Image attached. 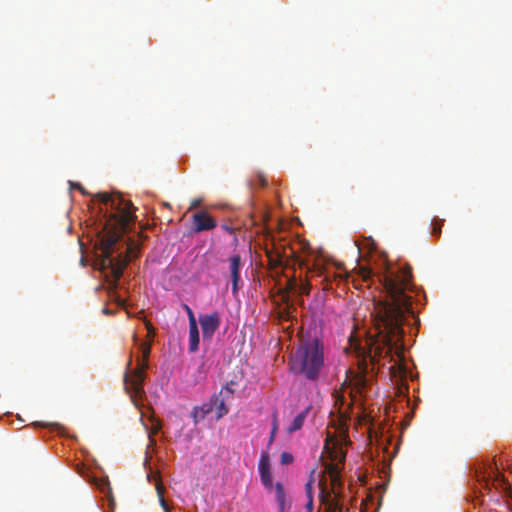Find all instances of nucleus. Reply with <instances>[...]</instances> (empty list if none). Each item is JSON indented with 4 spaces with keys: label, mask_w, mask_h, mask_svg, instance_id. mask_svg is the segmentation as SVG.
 Segmentation results:
<instances>
[{
    "label": "nucleus",
    "mask_w": 512,
    "mask_h": 512,
    "mask_svg": "<svg viewBox=\"0 0 512 512\" xmlns=\"http://www.w3.org/2000/svg\"><path fill=\"white\" fill-rule=\"evenodd\" d=\"M412 267L409 264L392 267L384 260V271L379 275V281L386 293V300L382 305L383 316H377L373 320H407L413 318L419 320L417 312L412 304L407 291L413 290Z\"/></svg>",
    "instance_id": "7ed1b4c3"
},
{
    "label": "nucleus",
    "mask_w": 512,
    "mask_h": 512,
    "mask_svg": "<svg viewBox=\"0 0 512 512\" xmlns=\"http://www.w3.org/2000/svg\"><path fill=\"white\" fill-rule=\"evenodd\" d=\"M211 403H213V408L216 410L217 413V419L222 418L228 413V408L225 404L224 397H221V395L214 394L211 397Z\"/></svg>",
    "instance_id": "9b49d317"
},
{
    "label": "nucleus",
    "mask_w": 512,
    "mask_h": 512,
    "mask_svg": "<svg viewBox=\"0 0 512 512\" xmlns=\"http://www.w3.org/2000/svg\"><path fill=\"white\" fill-rule=\"evenodd\" d=\"M156 490H157V494L159 497V502H160L161 507L163 508L164 511H167L169 509V507L164 499V487L160 482H158L156 484Z\"/></svg>",
    "instance_id": "aec40b11"
},
{
    "label": "nucleus",
    "mask_w": 512,
    "mask_h": 512,
    "mask_svg": "<svg viewBox=\"0 0 512 512\" xmlns=\"http://www.w3.org/2000/svg\"><path fill=\"white\" fill-rule=\"evenodd\" d=\"M133 337H134V341H135V343L137 344V343H138V336H137L136 334H134V336H133Z\"/></svg>",
    "instance_id": "58836bf2"
},
{
    "label": "nucleus",
    "mask_w": 512,
    "mask_h": 512,
    "mask_svg": "<svg viewBox=\"0 0 512 512\" xmlns=\"http://www.w3.org/2000/svg\"><path fill=\"white\" fill-rule=\"evenodd\" d=\"M349 275L345 273H336L335 271L314 265L313 268L306 267L305 278L300 274L299 277L292 276L287 281V287L291 292L300 295H308L312 286L320 287L324 291L332 289L334 282L340 283L347 281Z\"/></svg>",
    "instance_id": "20e7f679"
},
{
    "label": "nucleus",
    "mask_w": 512,
    "mask_h": 512,
    "mask_svg": "<svg viewBox=\"0 0 512 512\" xmlns=\"http://www.w3.org/2000/svg\"><path fill=\"white\" fill-rule=\"evenodd\" d=\"M277 420L276 418L274 419V423H273V427H272V430H271V434H270V439H269V442L272 443L275 439V436H276V433H277Z\"/></svg>",
    "instance_id": "cd10ccee"
},
{
    "label": "nucleus",
    "mask_w": 512,
    "mask_h": 512,
    "mask_svg": "<svg viewBox=\"0 0 512 512\" xmlns=\"http://www.w3.org/2000/svg\"><path fill=\"white\" fill-rule=\"evenodd\" d=\"M402 322H352L349 342L365 361L376 363L382 356L402 353Z\"/></svg>",
    "instance_id": "f03ea898"
},
{
    "label": "nucleus",
    "mask_w": 512,
    "mask_h": 512,
    "mask_svg": "<svg viewBox=\"0 0 512 512\" xmlns=\"http://www.w3.org/2000/svg\"><path fill=\"white\" fill-rule=\"evenodd\" d=\"M120 312H123L126 315V317H128L126 310L122 309Z\"/></svg>",
    "instance_id": "a19ab883"
},
{
    "label": "nucleus",
    "mask_w": 512,
    "mask_h": 512,
    "mask_svg": "<svg viewBox=\"0 0 512 512\" xmlns=\"http://www.w3.org/2000/svg\"><path fill=\"white\" fill-rule=\"evenodd\" d=\"M431 234L436 237L441 235V223L434 224Z\"/></svg>",
    "instance_id": "c85d7f7f"
},
{
    "label": "nucleus",
    "mask_w": 512,
    "mask_h": 512,
    "mask_svg": "<svg viewBox=\"0 0 512 512\" xmlns=\"http://www.w3.org/2000/svg\"><path fill=\"white\" fill-rule=\"evenodd\" d=\"M330 478V484L332 486L331 494L338 495L336 492V489L341 486V478L340 475L337 476H331Z\"/></svg>",
    "instance_id": "5701e85b"
},
{
    "label": "nucleus",
    "mask_w": 512,
    "mask_h": 512,
    "mask_svg": "<svg viewBox=\"0 0 512 512\" xmlns=\"http://www.w3.org/2000/svg\"><path fill=\"white\" fill-rule=\"evenodd\" d=\"M71 188L81 191L82 194H86L84 187L80 183L70 182Z\"/></svg>",
    "instance_id": "7c9ffc66"
},
{
    "label": "nucleus",
    "mask_w": 512,
    "mask_h": 512,
    "mask_svg": "<svg viewBox=\"0 0 512 512\" xmlns=\"http://www.w3.org/2000/svg\"><path fill=\"white\" fill-rule=\"evenodd\" d=\"M309 409L306 408L302 412H300L292 421L291 425L287 428L288 433H293L300 430L303 427L305 419L307 418Z\"/></svg>",
    "instance_id": "ddd939ff"
},
{
    "label": "nucleus",
    "mask_w": 512,
    "mask_h": 512,
    "mask_svg": "<svg viewBox=\"0 0 512 512\" xmlns=\"http://www.w3.org/2000/svg\"><path fill=\"white\" fill-rule=\"evenodd\" d=\"M160 428H161V427H160V424H159V423L155 424V425L152 427L151 433H150V435H149V437H150V439H151V440H152V435L157 434V433L159 432Z\"/></svg>",
    "instance_id": "473e14b6"
},
{
    "label": "nucleus",
    "mask_w": 512,
    "mask_h": 512,
    "mask_svg": "<svg viewBox=\"0 0 512 512\" xmlns=\"http://www.w3.org/2000/svg\"><path fill=\"white\" fill-rule=\"evenodd\" d=\"M223 228H224L227 232H229V233H232V232H233V229H232V228H230V227H228V226H226V225H224V226H223Z\"/></svg>",
    "instance_id": "e433bc0d"
},
{
    "label": "nucleus",
    "mask_w": 512,
    "mask_h": 512,
    "mask_svg": "<svg viewBox=\"0 0 512 512\" xmlns=\"http://www.w3.org/2000/svg\"><path fill=\"white\" fill-rule=\"evenodd\" d=\"M280 462L282 465H287L293 462V455L289 452H282L280 456Z\"/></svg>",
    "instance_id": "b1692460"
},
{
    "label": "nucleus",
    "mask_w": 512,
    "mask_h": 512,
    "mask_svg": "<svg viewBox=\"0 0 512 512\" xmlns=\"http://www.w3.org/2000/svg\"><path fill=\"white\" fill-rule=\"evenodd\" d=\"M321 490L319 494L321 504L325 505L326 512H342V506L339 503L337 496L332 497L331 492L327 489L326 485L320 482Z\"/></svg>",
    "instance_id": "1a4fd4ad"
},
{
    "label": "nucleus",
    "mask_w": 512,
    "mask_h": 512,
    "mask_svg": "<svg viewBox=\"0 0 512 512\" xmlns=\"http://www.w3.org/2000/svg\"><path fill=\"white\" fill-rule=\"evenodd\" d=\"M290 370L294 374H303L309 380L319 377L324 365L323 347L317 338L312 341H302L289 359Z\"/></svg>",
    "instance_id": "39448f33"
},
{
    "label": "nucleus",
    "mask_w": 512,
    "mask_h": 512,
    "mask_svg": "<svg viewBox=\"0 0 512 512\" xmlns=\"http://www.w3.org/2000/svg\"><path fill=\"white\" fill-rule=\"evenodd\" d=\"M228 273L232 283V292L236 294L239 289V283L241 282L240 267L241 257L238 254L232 255L228 258Z\"/></svg>",
    "instance_id": "6e6552de"
},
{
    "label": "nucleus",
    "mask_w": 512,
    "mask_h": 512,
    "mask_svg": "<svg viewBox=\"0 0 512 512\" xmlns=\"http://www.w3.org/2000/svg\"><path fill=\"white\" fill-rule=\"evenodd\" d=\"M489 478L493 481V485H503L505 483L504 476L497 471H492L489 474Z\"/></svg>",
    "instance_id": "4be33fe9"
},
{
    "label": "nucleus",
    "mask_w": 512,
    "mask_h": 512,
    "mask_svg": "<svg viewBox=\"0 0 512 512\" xmlns=\"http://www.w3.org/2000/svg\"><path fill=\"white\" fill-rule=\"evenodd\" d=\"M183 308H184V309H185V311L187 312V316H188V319H189V320H196V319H195V315H194V313H193L192 309H191L188 305L184 304V305H183Z\"/></svg>",
    "instance_id": "c756f323"
},
{
    "label": "nucleus",
    "mask_w": 512,
    "mask_h": 512,
    "mask_svg": "<svg viewBox=\"0 0 512 512\" xmlns=\"http://www.w3.org/2000/svg\"><path fill=\"white\" fill-rule=\"evenodd\" d=\"M202 324L203 337L209 338L218 328L219 322H200Z\"/></svg>",
    "instance_id": "dca6fc26"
},
{
    "label": "nucleus",
    "mask_w": 512,
    "mask_h": 512,
    "mask_svg": "<svg viewBox=\"0 0 512 512\" xmlns=\"http://www.w3.org/2000/svg\"><path fill=\"white\" fill-rule=\"evenodd\" d=\"M213 410L214 408L211 400L208 403H204L200 407H195L192 412L195 424H197L199 420L204 419L205 416L211 413Z\"/></svg>",
    "instance_id": "f8f14e48"
},
{
    "label": "nucleus",
    "mask_w": 512,
    "mask_h": 512,
    "mask_svg": "<svg viewBox=\"0 0 512 512\" xmlns=\"http://www.w3.org/2000/svg\"><path fill=\"white\" fill-rule=\"evenodd\" d=\"M307 512L313 511V497L308 498L307 504L305 505Z\"/></svg>",
    "instance_id": "72a5a7b5"
},
{
    "label": "nucleus",
    "mask_w": 512,
    "mask_h": 512,
    "mask_svg": "<svg viewBox=\"0 0 512 512\" xmlns=\"http://www.w3.org/2000/svg\"><path fill=\"white\" fill-rule=\"evenodd\" d=\"M205 320L213 321V320H217V317H216V315L213 314V315L207 316Z\"/></svg>",
    "instance_id": "c9c22d12"
},
{
    "label": "nucleus",
    "mask_w": 512,
    "mask_h": 512,
    "mask_svg": "<svg viewBox=\"0 0 512 512\" xmlns=\"http://www.w3.org/2000/svg\"><path fill=\"white\" fill-rule=\"evenodd\" d=\"M355 270L358 271V275L364 282L369 281L373 275L372 269L366 266L358 265V267L355 268Z\"/></svg>",
    "instance_id": "f3484780"
},
{
    "label": "nucleus",
    "mask_w": 512,
    "mask_h": 512,
    "mask_svg": "<svg viewBox=\"0 0 512 512\" xmlns=\"http://www.w3.org/2000/svg\"><path fill=\"white\" fill-rule=\"evenodd\" d=\"M200 204H201V199H194L191 202L190 209H194V208L200 206Z\"/></svg>",
    "instance_id": "f704fd0d"
},
{
    "label": "nucleus",
    "mask_w": 512,
    "mask_h": 512,
    "mask_svg": "<svg viewBox=\"0 0 512 512\" xmlns=\"http://www.w3.org/2000/svg\"><path fill=\"white\" fill-rule=\"evenodd\" d=\"M267 256H268L269 264L272 268H277V267L282 266L284 263V259L287 257L285 252L283 255L279 254V253L273 254V253L268 252Z\"/></svg>",
    "instance_id": "2eb2a0df"
},
{
    "label": "nucleus",
    "mask_w": 512,
    "mask_h": 512,
    "mask_svg": "<svg viewBox=\"0 0 512 512\" xmlns=\"http://www.w3.org/2000/svg\"><path fill=\"white\" fill-rule=\"evenodd\" d=\"M313 483L314 480L311 478L305 485L307 498L313 497Z\"/></svg>",
    "instance_id": "a878e982"
},
{
    "label": "nucleus",
    "mask_w": 512,
    "mask_h": 512,
    "mask_svg": "<svg viewBox=\"0 0 512 512\" xmlns=\"http://www.w3.org/2000/svg\"><path fill=\"white\" fill-rule=\"evenodd\" d=\"M260 473V479H261V482L262 484L264 485V487L266 489H268L269 491L272 490L273 488V481H272V475H271V471H262V472H259Z\"/></svg>",
    "instance_id": "a211bd4d"
},
{
    "label": "nucleus",
    "mask_w": 512,
    "mask_h": 512,
    "mask_svg": "<svg viewBox=\"0 0 512 512\" xmlns=\"http://www.w3.org/2000/svg\"><path fill=\"white\" fill-rule=\"evenodd\" d=\"M326 471H327L329 477L340 475V469L337 465H333V464L327 465Z\"/></svg>",
    "instance_id": "393cba45"
},
{
    "label": "nucleus",
    "mask_w": 512,
    "mask_h": 512,
    "mask_svg": "<svg viewBox=\"0 0 512 512\" xmlns=\"http://www.w3.org/2000/svg\"><path fill=\"white\" fill-rule=\"evenodd\" d=\"M147 331V337L152 338L155 335V329L150 321L144 322Z\"/></svg>",
    "instance_id": "bb28decb"
},
{
    "label": "nucleus",
    "mask_w": 512,
    "mask_h": 512,
    "mask_svg": "<svg viewBox=\"0 0 512 512\" xmlns=\"http://www.w3.org/2000/svg\"><path fill=\"white\" fill-rule=\"evenodd\" d=\"M305 264L302 261H299V266L302 268Z\"/></svg>",
    "instance_id": "ea45409f"
},
{
    "label": "nucleus",
    "mask_w": 512,
    "mask_h": 512,
    "mask_svg": "<svg viewBox=\"0 0 512 512\" xmlns=\"http://www.w3.org/2000/svg\"><path fill=\"white\" fill-rule=\"evenodd\" d=\"M258 468H259V472L270 470V462H269L268 454H266V453L262 454Z\"/></svg>",
    "instance_id": "412c9836"
},
{
    "label": "nucleus",
    "mask_w": 512,
    "mask_h": 512,
    "mask_svg": "<svg viewBox=\"0 0 512 512\" xmlns=\"http://www.w3.org/2000/svg\"><path fill=\"white\" fill-rule=\"evenodd\" d=\"M275 488V496L278 502L280 512H284L286 506V494L283 485L280 482H277L274 486Z\"/></svg>",
    "instance_id": "4468645a"
},
{
    "label": "nucleus",
    "mask_w": 512,
    "mask_h": 512,
    "mask_svg": "<svg viewBox=\"0 0 512 512\" xmlns=\"http://www.w3.org/2000/svg\"><path fill=\"white\" fill-rule=\"evenodd\" d=\"M223 393H225L228 397L231 396L233 394V390L231 389V387H229V385H226L221 391H220V395H222Z\"/></svg>",
    "instance_id": "2f4dec72"
},
{
    "label": "nucleus",
    "mask_w": 512,
    "mask_h": 512,
    "mask_svg": "<svg viewBox=\"0 0 512 512\" xmlns=\"http://www.w3.org/2000/svg\"><path fill=\"white\" fill-rule=\"evenodd\" d=\"M104 313H105L106 315H110V314H111V312H110V310H109L108 308H105V309H104Z\"/></svg>",
    "instance_id": "4c0bfd02"
},
{
    "label": "nucleus",
    "mask_w": 512,
    "mask_h": 512,
    "mask_svg": "<svg viewBox=\"0 0 512 512\" xmlns=\"http://www.w3.org/2000/svg\"><path fill=\"white\" fill-rule=\"evenodd\" d=\"M216 226V221L206 211H199L192 216V231L194 233L212 230Z\"/></svg>",
    "instance_id": "0eeeda50"
},
{
    "label": "nucleus",
    "mask_w": 512,
    "mask_h": 512,
    "mask_svg": "<svg viewBox=\"0 0 512 512\" xmlns=\"http://www.w3.org/2000/svg\"><path fill=\"white\" fill-rule=\"evenodd\" d=\"M96 199L110 209L105 225L99 235V246L102 252V269L108 270L107 278H111V284L116 285L122 277L123 271L128 262L137 257L140 253V244L129 240L126 243L125 255L119 253L118 257H113L116 252L117 243L128 231L130 225L135 220V208L131 201L125 200L121 195H111L106 192H100Z\"/></svg>",
    "instance_id": "f257e3e1"
},
{
    "label": "nucleus",
    "mask_w": 512,
    "mask_h": 512,
    "mask_svg": "<svg viewBox=\"0 0 512 512\" xmlns=\"http://www.w3.org/2000/svg\"><path fill=\"white\" fill-rule=\"evenodd\" d=\"M139 349L142 354V358L137 359V367L134 370L126 372L124 375V386L126 392L130 395L132 401L136 403L138 399H141L144 394V379L145 370L147 369V360L151 351L150 342H141Z\"/></svg>",
    "instance_id": "423d86ee"
},
{
    "label": "nucleus",
    "mask_w": 512,
    "mask_h": 512,
    "mask_svg": "<svg viewBox=\"0 0 512 512\" xmlns=\"http://www.w3.org/2000/svg\"><path fill=\"white\" fill-rule=\"evenodd\" d=\"M252 185L264 188L268 185V180L262 172H257L252 180Z\"/></svg>",
    "instance_id": "6ab92c4d"
},
{
    "label": "nucleus",
    "mask_w": 512,
    "mask_h": 512,
    "mask_svg": "<svg viewBox=\"0 0 512 512\" xmlns=\"http://www.w3.org/2000/svg\"><path fill=\"white\" fill-rule=\"evenodd\" d=\"M165 512H170V511H169V509H168V510H167V511H165Z\"/></svg>",
    "instance_id": "79ce46f5"
},
{
    "label": "nucleus",
    "mask_w": 512,
    "mask_h": 512,
    "mask_svg": "<svg viewBox=\"0 0 512 512\" xmlns=\"http://www.w3.org/2000/svg\"><path fill=\"white\" fill-rule=\"evenodd\" d=\"M198 322H190L189 326V351L194 353L198 350L199 346V330Z\"/></svg>",
    "instance_id": "9d476101"
}]
</instances>
